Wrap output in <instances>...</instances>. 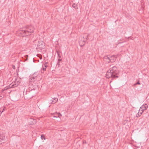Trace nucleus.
I'll return each mask as SVG.
<instances>
[{
	"label": "nucleus",
	"mask_w": 149,
	"mask_h": 149,
	"mask_svg": "<svg viewBox=\"0 0 149 149\" xmlns=\"http://www.w3.org/2000/svg\"><path fill=\"white\" fill-rule=\"evenodd\" d=\"M36 123V120H33V123L35 124Z\"/></svg>",
	"instance_id": "5701e85b"
},
{
	"label": "nucleus",
	"mask_w": 149,
	"mask_h": 149,
	"mask_svg": "<svg viewBox=\"0 0 149 149\" xmlns=\"http://www.w3.org/2000/svg\"><path fill=\"white\" fill-rule=\"evenodd\" d=\"M147 107V105L146 104H145V105H143L141 106L140 108V109L141 111H143V112L146 109Z\"/></svg>",
	"instance_id": "423d86ee"
},
{
	"label": "nucleus",
	"mask_w": 149,
	"mask_h": 149,
	"mask_svg": "<svg viewBox=\"0 0 149 149\" xmlns=\"http://www.w3.org/2000/svg\"><path fill=\"white\" fill-rule=\"evenodd\" d=\"M86 41L85 40H80L79 42L80 45L81 46H84L85 44Z\"/></svg>",
	"instance_id": "9d476101"
},
{
	"label": "nucleus",
	"mask_w": 149,
	"mask_h": 149,
	"mask_svg": "<svg viewBox=\"0 0 149 149\" xmlns=\"http://www.w3.org/2000/svg\"><path fill=\"white\" fill-rule=\"evenodd\" d=\"M42 69L44 71L46 69V68H45V67H43L42 68Z\"/></svg>",
	"instance_id": "4be33fe9"
},
{
	"label": "nucleus",
	"mask_w": 149,
	"mask_h": 149,
	"mask_svg": "<svg viewBox=\"0 0 149 149\" xmlns=\"http://www.w3.org/2000/svg\"><path fill=\"white\" fill-rule=\"evenodd\" d=\"M20 79H16L14 82L9 85L10 88H14L20 84Z\"/></svg>",
	"instance_id": "20e7f679"
},
{
	"label": "nucleus",
	"mask_w": 149,
	"mask_h": 149,
	"mask_svg": "<svg viewBox=\"0 0 149 149\" xmlns=\"http://www.w3.org/2000/svg\"><path fill=\"white\" fill-rule=\"evenodd\" d=\"M25 57L26 58V60H27L28 59V55H26L25 56Z\"/></svg>",
	"instance_id": "412c9836"
},
{
	"label": "nucleus",
	"mask_w": 149,
	"mask_h": 149,
	"mask_svg": "<svg viewBox=\"0 0 149 149\" xmlns=\"http://www.w3.org/2000/svg\"><path fill=\"white\" fill-rule=\"evenodd\" d=\"M61 61V59H60V58H59L58 60V65H59V62L60 61Z\"/></svg>",
	"instance_id": "aec40b11"
},
{
	"label": "nucleus",
	"mask_w": 149,
	"mask_h": 149,
	"mask_svg": "<svg viewBox=\"0 0 149 149\" xmlns=\"http://www.w3.org/2000/svg\"><path fill=\"white\" fill-rule=\"evenodd\" d=\"M4 110V109H3V111H2L1 112V113H2V112H3V111Z\"/></svg>",
	"instance_id": "393cba45"
},
{
	"label": "nucleus",
	"mask_w": 149,
	"mask_h": 149,
	"mask_svg": "<svg viewBox=\"0 0 149 149\" xmlns=\"http://www.w3.org/2000/svg\"><path fill=\"white\" fill-rule=\"evenodd\" d=\"M34 28L32 26H28L21 28L16 33V35L22 37H24L30 35L33 32Z\"/></svg>",
	"instance_id": "f257e3e1"
},
{
	"label": "nucleus",
	"mask_w": 149,
	"mask_h": 149,
	"mask_svg": "<svg viewBox=\"0 0 149 149\" xmlns=\"http://www.w3.org/2000/svg\"><path fill=\"white\" fill-rule=\"evenodd\" d=\"M137 84L140 85V83L139 81H138L137 83L135 84H134V85H136Z\"/></svg>",
	"instance_id": "6ab92c4d"
},
{
	"label": "nucleus",
	"mask_w": 149,
	"mask_h": 149,
	"mask_svg": "<svg viewBox=\"0 0 149 149\" xmlns=\"http://www.w3.org/2000/svg\"><path fill=\"white\" fill-rule=\"evenodd\" d=\"M118 73V71L117 68L115 66H113L108 70L106 74V77L108 79L110 77L117 78L118 77V76L117 75Z\"/></svg>",
	"instance_id": "f03ea898"
},
{
	"label": "nucleus",
	"mask_w": 149,
	"mask_h": 149,
	"mask_svg": "<svg viewBox=\"0 0 149 149\" xmlns=\"http://www.w3.org/2000/svg\"><path fill=\"white\" fill-rule=\"evenodd\" d=\"M139 111V112L136 115V117H138L140 116L143 113V111H141V112H140V111H141L140 109Z\"/></svg>",
	"instance_id": "ddd939ff"
},
{
	"label": "nucleus",
	"mask_w": 149,
	"mask_h": 149,
	"mask_svg": "<svg viewBox=\"0 0 149 149\" xmlns=\"http://www.w3.org/2000/svg\"><path fill=\"white\" fill-rule=\"evenodd\" d=\"M116 57L115 56H111L110 58L111 62L113 63L116 60Z\"/></svg>",
	"instance_id": "6e6552de"
},
{
	"label": "nucleus",
	"mask_w": 149,
	"mask_h": 149,
	"mask_svg": "<svg viewBox=\"0 0 149 149\" xmlns=\"http://www.w3.org/2000/svg\"><path fill=\"white\" fill-rule=\"evenodd\" d=\"M45 47V45L44 42L42 41H40L38 42L36 49L41 50L43 49Z\"/></svg>",
	"instance_id": "39448f33"
},
{
	"label": "nucleus",
	"mask_w": 149,
	"mask_h": 149,
	"mask_svg": "<svg viewBox=\"0 0 149 149\" xmlns=\"http://www.w3.org/2000/svg\"><path fill=\"white\" fill-rule=\"evenodd\" d=\"M58 100V99L57 98H54L53 100H52V102H51V103H56V102H57Z\"/></svg>",
	"instance_id": "4468645a"
},
{
	"label": "nucleus",
	"mask_w": 149,
	"mask_h": 149,
	"mask_svg": "<svg viewBox=\"0 0 149 149\" xmlns=\"http://www.w3.org/2000/svg\"><path fill=\"white\" fill-rule=\"evenodd\" d=\"M104 60L107 63H109L111 62L110 58L107 56H105L104 57Z\"/></svg>",
	"instance_id": "0eeeda50"
},
{
	"label": "nucleus",
	"mask_w": 149,
	"mask_h": 149,
	"mask_svg": "<svg viewBox=\"0 0 149 149\" xmlns=\"http://www.w3.org/2000/svg\"><path fill=\"white\" fill-rule=\"evenodd\" d=\"M35 89V88H33V89H31V90H33L34 89Z\"/></svg>",
	"instance_id": "a878e982"
},
{
	"label": "nucleus",
	"mask_w": 149,
	"mask_h": 149,
	"mask_svg": "<svg viewBox=\"0 0 149 149\" xmlns=\"http://www.w3.org/2000/svg\"><path fill=\"white\" fill-rule=\"evenodd\" d=\"M2 98V96H0V100Z\"/></svg>",
	"instance_id": "b1692460"
},
{
	"label": "nucleus",
	"mask_w": 149,
	"mask_h": 149,
	"mask_svg": "<svg viewBox=\"0 0 149 149\" xmlns=\"http://www.w3.org/2000/svg\"><path fill=\"white\" fill-rule=\"evenodd\" d=\"M48 63L47 62L45 63L44 64V66L46 68V67L47 66Z\"/></svg>",
	"instance_id": "a211bd4d"
},
{
	"label": "nucleus",
	"mask_w": 149,
	"mask_h": 149,
	"mask_svg": "<svg viewBox=\"0 0 149 149\" xmlns=\"http://www.w3.org/2000/svg\"><path fill=\"white\" fill-rule=\"evenodd\" d=\"M5 137L4 136L3 137H1L0 136V144H1L2 143H3L4 142L3 141L5 140Z\"/></svg>",
	"instance_id": "f8f14e48"
},
{
	"label": "nucleus",
	"mask_w": 149,
	"mask_h": 149,
	"mask_svg": "<svg viewBox=\"0 0 149 149\" xmlns=\"http://www.w3.org/2000/svg\"><path fill=\"white\" fill-rule=\"evenodd\" d=\"M89 35V34H87L86 33H84L83 35V38L84 39V40H85V41H86Z\"/></svg>",
	"instance_id": "9b49d317"
},
{
	"label": "nucleus",
	"mask_w": 149,
	"mask_h": 149,
	"mask_svg": "<svg viewBox=\"0 0 149 149\" xmlns=\"http://www.w3.org/2000/svg\"><path fill=\"white\" fill-rule=\"evenodd\" d=\"M55 116H53L54 117L60 118L62 116V115L60 113H55Z\"/></svg>",
	"instance_id": "1a4fd4ad"
},
{
	"label": "nucleus",
	"mask_w": 149,
	"mask_h": 149,
	"mask_svg": "<svg viewBox=\"0 0 149 149\" xmlns=\"http://www.w3.org/2000/svg\"><path fill=\"white\" fill-rule=\"evenodd\" d=\"M72 7L73 8H75V9H78V8L77 6V5L75 3H73L72 5Z\"/></svg>",
	"instance_id": "2eb2a0df"
},
{
	"label": "nucleus",
	"mask_w": 149,
	"mask_h": 149,
	"mask_svg": "<svg viewBox=\"0 0 149 149\" xmlns=\"http://www.w3.org/2000/svg\"><path fill=\"white\" fill-rule=\"evenodd\" d=\"M41 138L42 139H45V138L44 135H42L41 136Z\"/></svg>",
	"instance_id": "f3484780"
},
{
	"label": "nucleus",
	"mask_w": 149,
	"mask_h": 149,
	"mask_svg": "<svg viewBox=\"0 0 149 149\" xmlns=\"http://www.w3.org/2000/svg\"><path fill=\"white\" fill-rule=\"evenodd\" d=\"M41 79V75L39 72H35L31 75L29 81L30 83L36 81H39Z\"/></svg>",
	"instance_id": "7ed1b4c3"
},
{
	"label": "nucleus",
	"mask_w": 149,
	"mask_h": 149,
	"mask_svg": "<svg viewBox=\"0 0 149 149\" xmlns=\"http://www.w3.org/2000/svg\"><path fill=\"white\" fill-rule=\"evenodd\" d=\"M37 56H38L39 58H40V59H42V56L40 54H37Z\"/></svg>",
	"instance_id": "dca6fc26"
}]
</instances>
